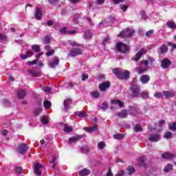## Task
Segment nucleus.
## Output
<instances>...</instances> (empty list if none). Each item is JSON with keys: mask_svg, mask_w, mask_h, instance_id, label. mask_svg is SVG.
<instances>
[{"mask_svg": "<svg viewBox=\"0 0 176 176\" xmlns=\"http://www.w3.org/2000/svg\"><path fill=\"white\" fill-rule=\"evenodd\" d=\"M153 61H155V59H153V58H151L149 57L148 58V60H143L141 64H140V67H137L135 68V72L139 74V75H141V74H144V72H145L146 71V69H148V64L149 63V64H152V63H153Z\"/></svg>", "mask_w": 176, "mask_h": 176, "instance_id": "1", "label": "nucleus"}, {"mask_svg": "<svg viewBox=\"0 0 176 176\" xmlns=\"http://www.w3.org/2000/svg\"><path fill=\"white\" fill-rule=\"evenodd\" d=\"M113 73L118 79H129L130 76V72L127 70L120 71L119 69H113Z\"/></svg>", "mask_w": 176, "mask_h": 176, "instance_id": "2", "label": "nucleus"}, {"mask_svg": "<svg viewBox=\"0 0 176 176\" xmlns=\"http://www.w3.org/2000/svg\"><path fill=\"white\" fill-rule=\"evenodd\" d=\"M135 32V31H134V30L127 28L126 30H122L119 34H118V36L126 39V38H131V36L134 35Z\"/></svg>", "mask_w": 176, "mask_h": 176, "instance_id": "3", "label": "nucleus"}, {"mask_svg": "<svg viewBox=\"0 0 176 176\" xmlns=\"http://www.w3.org/2000/svg\"><path fill=\"white\" fill-rule=\"evenodd\" d=\"M116 49L118 52H120V53L126 54L129 52V46L127 45L120 42L116 44Z\"/></svg>", "mask_w": 176, "mask_h": 176, "instance_id": "4", "label": "nucleus"}, {"mask_svg": "<svg viewBox=\"0 0 176 176\" xmlns=\"http://www.w3.org/2000/svg\"><path fill=\"white\" fill-rule=\"evenodd\" d=\"M131 90L132 92L131 97H133V98L140 97V96L141 95V94H140V91H141V89L138 85L131 86Z\"/></svg>", "mask_w": 176, "mask_h": 176, "instance_id": "5", "label": "nucleus"}, {"mask_svg": "<svg viewBox=\"0 0 176 176\" xmlns=\"http://www.w3.org/2000/svg\"><path fill=\"white\" fill-rule=\"evenodd\" d=\"M146 53V50L143 48L140 50L135 55V57L132 58L133 61H139L140 58L142 57L144 54Z\"/></svg>", "mask_w": 176, "mask_h": 176, "instance_id": "6", "label": "nucleus"}, {"mask_svg": "<svg viewBox=\"0 0 176 176\" xmlns=\"http://www.w3.org/2000/svg\"><path fill=\"white\" fill-rule=\"evenodd\" d=\"M42 170H43V166L41 164H36L34 165V173L36 175H42Z\"/></svg>", "mask_w": 176, "mask_h": 176, "instance_id": "7", "label": "nucleus"}, {"mask_svg": "<svg viewBox=\"0 0 176 176\" xmlns=\"http://www.w3.org/2000/svg\"><path fill=\"white\" fill-rule=\"evenodd\" d=\"M171 65V60L168 58H164L161 61V67L164 69H167Z\"/></svg>", "mask_w": 176, "mask_h": 176, "instance_id": "8", "label": "nucleus"}, {"mask_svg": "<svg viewBox=\"0 0 176 176\" xmlns=\"http://www.w3.org/2000/svg\"><path fill=\"white\" fill-rule=\"evenodd\" d=\"M28 150V146L26 144H21L18 146V152L21 153V155H23Z\"/></svg>", "mask_w": 176, "mask_h": 176, "instance_id": "9", "label": "nucleus"}, {"mask_svg": "<svg viewBox=\"0 0 176 176\" xmlns=\"http://www.w3.org/2000/svg\"><path fill=\"white\" fill-rule=\"evenodd\" d=\"M79 54H82V50L80 48H74L70 51L69 56L70 57H76V56H79Z\"/></svg>", "mask_w": 176, "mask_h": 176, "instance_id": "10", "label": "nucleus"}, {"mask_svg": "<svg viewBox=\"0 0 176 176\" xmlns=\"http://www.w3.org/2000/svg\"><path fill=\"white\" fill-rule=\"evenodd\" d=\"M60 63V59L57 56L52 58V61L48 63L50 68H54L56 65H58Z\"/></svg>", "mask_w": 176, "mask_h": 176, "instance_id": "11", "label": "nucleus"}, {"mask_svg": "<svg viewBox=\"0 0 176 176\" xmlns=\"http://www.w3.org/2000/svg\"><path fill=\"white\" fill-rule=\"evenodd\" d=\"M148 141L151 142H157L160 141V135L157 133L151 134L148 138Z\"/></svg>", "mask_w": 176, "mask_h": 176, "instance_id": "12", "label": "nucleus"}, {"mask_svg": "<svg viewBox=\"0 0 176 176\" xmlns=\"http://www.w3.org/2000/svg\"><path fill=\"white\" fill-rule=\"evenodd\" d=\"M81 138H83V135H78L69 138L68 145L75 144V142L79 141Z\"/></svg>", "mask_w": 176, "mask_h": 176, "instance_id": "13", "label": "nucleus"}, {"mask_svg": "<svg viewBox=\"0 0 176 176\" xmlns=\"http://www.w3.org/2000/svg\"><path fill=\"white\" fill-rule=\"evenodd\" d=\"M111 86V83L109 82H104L99 86V89L100 91H105L107 89H109V87Z\"/></svg>", "mask_w": 176, "mask_h": 176, "instance_id": "14", "label": "nucleus"}, {"mask_svg": "<svg viewBox=\"0 0 176 176\" xmlns=\"http://www.w3.org/2000/svg\"><path fill=\"white\" fill-rule=\"evenodd\" d=\"M21 58L22 60H27V58H30V57H32L34 56V52L31 50H28L25 52V54H21Z\"/></svg>", "mask_w": 176, "mask_h": 176, "instance_id": "15", "label": "nucleus"}, {"mask_svg": "<svg viewBox=\"0 0 176 176\" xmlns=\"http://www.w3.org/2000/svg\"><path fill=\"white\" fill-rule=\"evenodd\" d=\"M150 80L151 77H149V76L148 75H142L140 78V80L143 85H146V83H148V82H149Z\"/></svg>", "mask_w": 176, "mask_h": 176, "instance_id": "16", "label": "nucleus"}, {"mask_svg": "<svg viewBox=\"0 0 176 176\" xmlns=\"http://www.w3.org/2000/svg\"><path fill=\"white\" fill-rule=\"evenodd\" d=\"M72 104V100L71 99H66L63 102V106L65 107V110L68 111L69 109V107H71Z\"/></svg>", "mask_w": 176, "mask_h": 176, "instance_id": "17", "label": "nucleus"}, {"mask_svg": "<svg viewBox=\"0 0 176 176\" xmlns=\"http://www.w3.org/2000/svg\"><path fill=\"white\" fill-rule=\"evenodd\" d=\"M116 116H118V118H124L127 116V110L122 109L120 112H117L116 113Z\"/></svg>", "mask_w": 176, "mask_h": 176, "instance_id": "18", "label": "nucleus"}, {"mask_svg": "<svg viewBox=\"0 0 176 176\" xmlns=\"http://www.w3.org/2000/svg\"><path fill=\"white\" fill-rule=\"evenodd\" d=\"M166 25L170 30H176V23L174 21H168L166 22Z\"/></svg>", "mask_w": 176, "mask_h": 176, "instance_id": "19", "label": "nucleus"}, {"mask_svg": "<svg viewBox=\"0 0 176 176\" xmlns=\"http://www.w3.org/2000/svg\"><path fill=\"white\" fill-rule=\"evenodd\" d=\"M43 14V12H42V9L41 8H37L36 10V14H35V19H36L37 20H41V19H42V16Z\"/></svg>", "mask_w": 176, "mask_h": 176, "instance_id": "20", "label": "nucleus"}, {"mask_svg": "<svg viewBox=\"0 0 176 176\" xmlns=\"http://www.w3.org/2000/svg\"><path fill=\"white\" fill-rule=\"evenodd\" d=\"M83 130L85 131H87V133H94V131H97V125L94 124L92 126L90 127H84Z\"/></svg>", "mask_w": 176, "mask_h": 176, "instance_id": "21", "label": "nucleus"}, {"mask_svg": "<svg viewBox=\"0 0 176 176\" xmlns=\"http://www.w3.org/2000/svg\"><path fill=\"white\" fill-rule=\"evenodd\" d=\"M28 74L32 75V76H34L36 78H38L41 76V71H35L33 69H29L28 70Z\"/></svg>", "mask_w": 176, "mask_h": 176, "instance_id": "22", "label": "nucleus"}, {"mask_svg": "<svg viewBox=\"0 0 176 176\" xmlns=\"http://www.w3.org/2000/svg\"><path fill=\"white\" fill-rule=\"evenodd\" d=\"M111 104L112 105H118L120 108H123V105H124L123 102H122L120 100H111Z\"/></svg>", "mask_w": 176, "mask_h": 176, "instance_id": "23", "label": "nucleus"}, {"mask_svg": "<svg viewBox=\"0 0 176 176\" xmlns=\"http://www.w3.org/2000/svg\"><path fill=\"white\" fill-rule=\"evenodd\" d=\"M168 48L166 45L163 44L157 50L160 54H164V53H167Z\"/></svg>", "mask_w": 176, "mask_h": 176, "instance_id": "24", "label": "nucleus"}, {"mask_svg": "<svg viewBox=\"0 0 176 176\" xmlns=\"http://www.w3.org/2000/svg\"><path fill=\"white\" fill-rule=\"evenodd\" d=\"M16 94L18 98L23 99L25 97V94H27V93L25 92V89H19L17 91Z\"/></svg>", "mask_w": 176, "mask_h": 176, "instance_id": "25", "label": "nucleus"}, {"mask_svg": "<svg viewBox=\"0 0 176 176\" xmlns=\"http://www.w3.org/2000/svg\"><path fill=\"white\" fill-rule=\"evenodd\" d=\"M162 157L164 159H168L169 160H171L174 159V157H175V155H174L173 153H165L162 154Z\"/></svg>", "mask_w": 176, "mask_h": 176, "instance_id": "26", "label": "nucleus"}, {"mask_svg": "<svg viewBox=\"0 0 176 176\" xmlns=\"http://www.w3.org/2000/svg\"><path fill=\"white\" fill-rule=\"evenodd\" d=\"M145 160H146L145 156L140 157L138 159V162L139 166L146 167V163L145 162Z\"/></svg>", "mask_w": 176, "mask_h": 176, "instance_id": "27", "label": "nucleus"}, {"mask_svg": "<svg viewBox=\"0 0 176 176\" xmlns=\"http://www.w3.org/2000/svg\"><path fill=\"white\" fill-rule=\"evenodd\" d=\"M129 114L131 115V116H135L137 113H138V110L137 109V107H131L129 110Z\"/></svg>", "mask_w": 176, "mask_h": 176, "instance_id": "28", "label": "nucleus"}, {"mask_svg": "<svg viewBox=\"0 0 176 176\" xmlns=\"http://www.w3.org/2000/svg\"><path fill=\"white\" fill-rule=\"evenodd\" d=\"M80 176H87L90 174V170L84 168L78 172Z\"/></svg>", "mask_w": 176, "mask_h": 176, "instance_id": "29", "label": "nucleus"}, {"mask_svg": "<svg viewBox=\"0 0 176 176\" xmlns=\"http://www.w3.org/2000/svg\"><path fill=\"white\" fill-rule=\"evenodd\" d=\"M74 129L72 128V126L65 124H63V131H65V133H71V131H72Z\"/></svg>", "mask_w": 176, "mask_h": 176, "instance_id": "30", "label": "nucleus"}, {"mask_svg": "<svg viewBox=\"0 0 176 176\" xmlns=\"http://www.w3.org/2000/svg\"><path fill=\"white\" fill-rule=\"evenodd\" d=\"M163 94L165 96V98H171V97H174L175 96L174 93L168 91H164Z\"/></svg>", "mask_w": 176, "mask_h": 176, "instance_id": "31", "label": "nucleus"}, {"mask_svg": "<svg viewBox=\"0 0 176 176\" xmlns=\"http://www.w3.org/2000/svg\"><path fill=\"white\" fill-rule=\"evenodd\" d=\"M74 114L78 116V118H82L83 119H85V118L87 116V113L83 111H76V112H74Z\"/></svg>", "mask_w": 176, "mask_h": 176, "instance_id": "32", "label": "nucleus"}, {"mask_svg": "<svg viewBox=\"0 0 176 176\" xmlns=\"http://www.w3.org/2000/svg\"><path fill=\"white\" fill-rule=\"evenodd\" d=\"M166 124V121L164 120H162L161 121L158 122L157 127H159L158 131L163 130V126Z\"/></svg>", "mask_w": 176, "mask_h": 176, "instance_id": "33", "label": "nucleus"}, {"mask_svg": "<svg viewBox=\"0 0 176 176\" xmlns=\"http://www.w3.org/2000/svg\"><path fill=\"white\" fill-rule=\"evenodd\" d=\"M32 49L33 52H36V53H40L41 52V46L39 45H36V44L32 45Z\"/></svg>", "mask_w": 176, "mask_h": 176, "instance_id": "34", "label": "nucleus"}, {"mask_svg": "<svg viewBox=\"0 0 176 176\" xmlns=\"http://www.w3.org/2000/svg\"><path fill=\"white\" fill-rule=\"evenodd\" d=\"M40 87H41V90H43V91H45V93H46V94H49L50 93V91H52V89L49 87L41 85Z\"/></svg>", "mask_w": 176, "mask_h": 176, "instance_id": "35", "label": "nucleus"}, {"mask_svg": "<svg viewBox=\"0 0 176 176\" xmlns=\"http://www.w3.org/2000/svg\"><path fill=\"white\" fill-rule=\"evenodd\" d=\"M114 140H123L124 138V135L122 133H117L113 135Z\"/></svg>", "mask_w": 176, "mask_h": 176, "instance_id": "36", "label": "nucleus"}, {"mask_svg": "<svg viewBox=\"0 0 176 176\" xmlns=\"http://www.w3.org/2000/svg\"><path fill=\"white\" fill-rule=\"evenodd\" d=\"M171 170H173V164H168L167 166H166L164 168L165 173H170Z\"/></svg>", "mask_w": 176, "mask_h": 176, "instance_id": "37", "label": "nucleus"}, {"mask_svg": "<svg viewBox=\"0 0 176 176\" xmlns=\"http://www.w3.org/2000/svg\"><path fill=\"white\" fill-rule=\"evenodd\" d=\"M109 107V104H108V102H104L102 104V106H99V109H103L105 111V109H108V107Z\"/></svg>", "mask_w": 176, "mask_h": 176, "instance_id": "38", "label": "nucleus"}, {"mask_svg": "<svg viewBox=\"0 0 176 176\" xmlns=\"http://www.w3.org/2000/svg\"><path fill=\"white\" fill-rule=\"evenodd\" d=\"M140 96L143 100H148V98H149V94L146 91L142 92Z\"/></svg>", "mask_w": 176, "mask_h": 176, "instance_id": "39", "label": "nucleus"}, {"mask_svg": "<svg viewBox=\"0 0 176 176\" xmlns=\"http://www.w3.org/2000/svg\"><path fill=\"white\" fill-rule=\"evenodd\" d=\"M134 131H135V133H140L142 131V126H141V125L139 124H135L134 127Z\"/></svg>", "mask_w": 176, "mask_h": 176, "instance_id": "40", "label": "nucleus"}, {"mask_svg": "<svg viewBox=\"0 0 176 176\" xmlns=\"http://www.w3.org/2000/svg\"><path fill=\"white\" fill-rule=\"evenodd\" d=\"M67 30H68L67 28L61 29L60 32H62L63 34H75V31L74 30L67 31Z\"/></svg>", "mask_w": 176, "mask_h": 176, "instance_id": "41", "label": "nucleus"}, {"mask_svg": "<svg viewBox=\"0 0 176 176\" xmlns=\"http://www.w3.org/2000/svg\"><path fill=\"white\" fill-rule=\"evenodd\" d=\"M56 160H57V157L54 155L52 156V160H49L50 163L52 164V168H56V164H54L56 162Z\"/></svg>", "mask_w": 176, "mask_h": 176, "instance_id": "42", "label": "nucleus"}, {"mask_svg": "<svg viewBox=\"0 0 176 176\" xmlns=\"http://www.w3.org/2000/svg\"><path fill=\"white\" fill-rule=\"evenodd\" d=\"M105 146H106V144H105V142H100L98 144V149H100V151H102V149H104Z\"/></svg>", "mask_w": 176, "mask_h": 176, "instance_id": "43", "label": "nucleus"}, {"mask_svg": "<svg viewBox=\"0 0 176 176\" xmlns=\"http://www.w3.org/2000/svg\"><path fill=\"white\" fill-rule=\"evenodd\" d=\"M90 96L91 97H94V98H100V93L97 91H92L89 93Z\"/></svg>", "mask_w": 176, "mask_h": 176, "instance_id": "44", "label": "nucleus"}, {"mask_svg": "<svg viewBox=\"0 0 176 176\" xmlns=\"http://www.w3.org/2000/svg\"><path fill=\"white\" fill-rule=\"evenodd\" d=\"M43 43L49 44L50 43V37L49 36H45L43 38Z\"/></svg>", "mask_w": 176, "mask_h": 176, "instance_id": "45", "label": "nucleus"}, {"mask_svg": "<svg viewBox=\"0 0 176 176\" xmlns=\"http://www.w3.org/2000/svg\"><path fill=\"white\" fill-rule=\"evenodd\" d=\"M43 105L45 108H50L52 107V102L49 100H45L43 102Z\"/></svg>", "mask_w": 176, "mask_h": 176, "instance_id": "46", "label": "nucleus"}, {"mask_svg": "<svg viewBox=\"0 0 176 176\" xmlns=\"http://www.w3.org/2000/svg\"><path fill=\"white\" fill-rule=\"evenodd\" d=\"M153 34H155V30H150L146 32V36H147V38H149L150 36H152V35H153Z\"/></svg>", "mask_w": 176, "mask_h": 176, "instance_id": "47", "label": "nucleus"}, {"mask_svg": "<svg viewBox=\"0 0 176 176\" xmlns=\"http://www.w3.org/2000/svg\"><path fill=\"white\" fill-rule=\"evenodd\" d=\"M91 36H92L91 32H90V31L85 32V38L86 39H90V38H91Z\"/></svg>", "mask_w": 176, "mask_h": 176, "instance_id": "48", "label": "nucleus"}, {"mask_svg": "<svg viewBox=\"0 0 176 176\" xmlns=\"http://www.w3.org/2000/svg\"><path fill=\"white\" fill-rule=\"evenodd\" d=\"M135 171V168H134V167L129 166V168H128L129 175H131V174H133V173H134Z\"/></svg>", "mask_w": 176, "mask_h": 176, "instance_id": "49", "label": "nucleus"}, {"mask_svg": "<svg viewBox=\"0 0 176 176\" xmlns=\"http://www.w3.org/2000/svg\"><path fill=\"white\" fill-rule=\"evenodd\" d=\"M154 97H155V98H163V94L162 92H155Z\"/></svg>", "mask_w": 176, "mask_h": 176, "instance_id": "50", "label": "nucleus"}, {"mask_svg": "<svg viewBox=\"0 0 176 176\" xmlns=\"http://www.w3.org/2000/svg\"><path fill=\"white\" fill-rule=\"evenodd\" d=\"M41 122L43 124H47V123H49V119L46 116H43Z\"/></svg>", "mask_w": 176, "mask_h": 176, "instance_id": "51", "label": "nucleus"}, {"mask_svg": "<svg viewBox=\"0 0 176 176\" xmlns=\"http://www.w3.org/2000/svg\"><path fill=\"white\" fill-rule=\"evenodd\" d=\"M168 129L171 131H175V130H176V122H173L172 125H169Z\"/></svg>", "mask_w": 176, "mask_h": 176, "instance_id": "52", "label": "nucleus"}, {"mask_svg": "<svg viewBox=\"0 0 176 176\" xmlns=\"http://www.w3.org/2000/svg\"><path fill=\"white\" fill-rule=\"evenodd\" d=\"M6 39H8L6 35L0 33V42H5Z\"/></svg>", "mask_w": 176, "mask_h": 176, "instance_id": "53", "label": "nucleus"}, {"mask_svg": "<svg viewBox=\"0 0 176 176\" xmlns=\"http://www.w3.org/2000/svg\"><path fill=\"white\" fill-rule=\"evenodd\" d=\"M120 8L122 12H127V9H129V6L127 5H121Z\"/></svg>", "mask_w": 176, "mask_h": 176, "instance_id": "54", "label": "nucleus"}, {"mask_svg": "<svg viewBox=\"0 0 176 176\" xmlns=\"http://www.w3.org/2000/svg\"><path fill=\"white\" fill-rule=\"evenodd\" d=\"M53 54H54V50H51L45 53V56H47V57H50V56H53Z\"/></svg>", "mask_w": 176, "mask_h": 176, "instance_id": "55", "label": "nucleus"}, {"mask_svg": "<svg viewBox=\"0 0 176 176\" xmlns=\"http://www.w3.org/2000/svg\"><path fill=\"white\" fill-rule=\"evenodd\" d=\"M172 136H173V133L168 131L166 133H165L164 137V138L168 139V138H171Z\"/></svg>", "mask_w": 176, "mask_h": 176, "instance_id": "56", "label": "nucleus"}, {"mask_svg": "<svg viewBox=\"0 0 176 176\" xmlns=\"http://www.w3.org/2000/svg\"><path fill=\"white\" fill-rule=\"evenodd\" d=\"M141 18H142L143 20H146V19H148V16H147L146 14H145V12H144V11H142V12H141Z\"/></svg>", "mask_w": 176, "mask_h": 176, "instance_id": "57", "label": "nucleus"}, {"mask_svg": "<svg viewBox=\"0 0 176 176\" xmlns=\"http://www.w3.org/2000/svg\"><path fill=\"white\" fill-rule=\"evenodd\" d=\"M113 3L114 5H119V3H122V2H124V0H112Z\"/></svg>", "mask_w": 176, "mask_h": 176, "instance_id": "58", "label": "nucleus"}, {"mask_svg": "<svg viewBox=\"0 0 176 176\" xmlns=\"http://www.w3.org/2000/svg\"><path fill=\"white\" fill-rule=\"evenodd\" d=\"M131 86H138L137 85V78H134L131 82Z\"/></svg>", "mask_w": 176, "mask_h": 176, "instance_id": "59", "label": "nucleus"}, {"mask_svg": "<svg viewBox=\"0 0 176 176\" xmlns=\"http://www.w3.org/2000/svg\"><path fill=\"white\" fill-rule=\"evenodd\" d=\"M15 171L17 174H21L23 169L21 168V167H16Z\"/></svg>", "mask_w": 176, "mask_h": 176, "instance_id": "60", "label": "nucleus"}, {"mask_svg": "<svg viewBox=\"0 0 176 176\" xmlns=\"http://www.w3.org/2000/svg\"><path fill=\"white\" fill-rule=\"evenodd\" d=\"M168 45L170 46V47H172V49H176V44L175 43H173L171 42H168Z\"/></svg>", "mask_w": 176, "mask_h": 176, "instance_id": "61", "label": "nucleus"}, {"mask_svg": "<svg viewBox=\"0 0 176 176\" xmlns=\"http://www.w3.org/2000/svg\"><path fill=\"white\" fill-rule=\"evenodd\" d=\"M38 63V59H34L32 61L29 62V65H35Z\"/></svg>", "mask_w": 176, "mask_h": 176, "instance_id": "62", "label": "nucleus"}, {"mask_svg": "<svg viewBox=\"0 0 176 176\" xmlns=\"http://www.w3.org/2000/svg\"><path fill=\"white\" fill-rule=\"evenodd\" d=\"M1 134L2 135H3L4 137H6V135H8V130L4 129L1 131Z\"/></svg>", "mask_w": 176, "mask_h": 176, "instance_id": "63", "label": "nucleus"}, {"mask_svg": "<svg viewBox=\"0 0 176 176\" xmlns=\"http://www.w3.org/2000/svg\"><path fill=\"white\" fill-rule=\"evenodd\" d=\"M124 175V171L120 170L116 176H123Z\"/></svg>", "mask_w": 176, "mask_h": 176, "instance_id": "64", "label": "nucleus"}]
</instances>
